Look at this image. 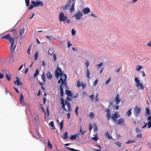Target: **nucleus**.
<instances>
[{
    "label": "nucleus",
    "mask_w": 151,
    "mask_h": 151,
    "mask_svg": "<svg viewBox=\"0 0 151 151\" xmlns=\"http://www.w3.org/2000/svg\"><path fill=\"white\" fill-rule=\"evenodd\" d=\"M55 76L56 78H58L59 76H60V79L58 81V83L59 84L61 83V85L60 86V96L61 97L63 96L64 92L63 90L62 85H66V80L67 78V75L65 74H63L60 70L59 67H57L55 72Z\"/></svg>",
    "instance_id": "1"
},
{
    "label": "nucleus",
    "mask_w": 151,
    "mask_h": 151,
    "mask_svg": "<svg viewBox=\"0 0 151 151\" xmlns=\"http://www.w3.org/2000/svg\"><path fill=\"white\" fill-rule=\"evenodd\" d=\"M1 39L7 40H9L11 43V50L10 53L11 56L10 58L11 59H13V53L14 51L16 46V45H14L13 49H12L14 43V38L13 37H11V35L10 34H8L2 37Z\"/></svg>",
    "instance_id": "2"
},
{
    "label": "nucleus",
    "mask_w": 151,
    "mask_h": 151,
    "mask_svg": "<svg viewBox=\"0 0 151 151\" xmlns=\"http://www.w3.org/2000/svg\"><path fill=\"white\" fill-rule=\"evenodd\" d=\"M66 99L67 100L65 101V104L67 105L68 111L69 112H70L71 111V109L70 104V103L69 101H71V100L70 98L68 97H67Z\"/></svg>",
    "instance_id": "3"
},
{
    "label": "nucleus",
    "mask_w": 151,
    "mask_h": 151,
    "mask_svg": "<svg viewBox=\"0 0 151 151\" xmlns=\"http://www.w3.org/2000/svg\"><path fill=\"white\" fill-rule=\"evenodd\" d=\"M59 18L60 22H65L66 21L67 19V17L64 16V14L63 12H61L60 13Z\"/></svg>",
    "instance_id": "4"
},
{
    "label": "nucleus",
    "mask_w": 151,
    "mask_h": 151,
    "mask_svg": "<svg viewBox=\"0 0 151 151\" xmlns=\"http://www.w3.org/2000/svg\"><path fill=\"white\" fill-rule=\"evenodd\" d=\"M83 16V14L80 11H78V12L75 14L74 16L76 17L75 19L76 20H79L81 19Z\"/></svg>",
    "instance_id": "5"
},
{
    "label": "nucleus",
    "mask_w": 151,
    "mask_h": 151,
    "mask_svg": "<svg viewBox=\"0 0 151 151\" xmlns=\"http://www.w3.org/2000/svg\"><path fill=\"white\" fill-rule=\"evenodd\" d=\"M141 109L139 108L137 106H136L134 109V114L136 116H137L140 113Z\"/></svg>",
    "instance_id": "6"
},
{
    "label": "nucleus",
    "mask_w": 151,
    "mask_h": 151,
    "mask_svg": "<svg viewBox=\"0 0 151 151\" xmlns=\"http://www.w3.org/2000/svg\"><path fill=\"white\" fill-rule=\"evenodd\" d=\"M72 2V0H69L68 1L67 4L65 5L62 6V8L63 9L66 10L68 9L70 6Z\"/></svg>",
    "instance_id": "7"
},
{
    "label": "nucleus",
    "mask_w": 151,
    "mask_h": 151,
    "mask_svg": "<svg viewBox=\"0 0 151 151\" xmlns=\"http://www.w3.org/2000/svg\"><path fill=\"white\" fill-rule=\"evenodd\" d=\"M61 103L62 105V108L63 109V111H67V110L65 108V103L64 102V100L62 98H61L60 99Z\"/></svg>",
    "instance_id": "8"
},
{
    "label": "nucleus",
    "mask_w": 151,
    "mask_h": 151,
    "mask_svg": "<svg viewBox=\"0 0 151 151\" xmlns=\"http://www.w3.org/2000/svg\"><path fill=\"white\" fill-rule=\"evenodd\" d=\"M119 117V114L118 112L116 111L114 114V115H112L111 116L112 119L114 121H117L116 118H118Z\"/></svg>",
    "instance_id": "9"
},
{
    "label": "nucleus",
    "mask_w": 151,
    "mask_h": 151,
    "mask_svg": "<svg viewBox=\"0 0 151 151\" xmlns=\"http://www.w3.org/2000/svg\"><path fill=\"white\" fill-rule=\"evenodd\" d=\"M124 119L123 118H121L119 119L117 124L118 125H122V126H124L125 125L124 122Z\"/></svg>",
    "instance_id": "10"
},
{
    "label": "nucleus",
    "mask_w": 151,
    "mask_h": 151,
    "mask_svg": "<svg viewBox=\"0 0 151 151\" xmlns=\"http://www.w3.org/2000/svg\"><path fill=\"white\" fill-rule=\"evenodd\" d=\"M119 95L117 93L116 95V96L115 97V101L116 102V105L119 104V103L120 101L121 100L119 98Z\"/></svg>",
    "instance_id": "11"
},
{
    "label": "nucleus",
    "mask_w": 151,
    "mask_h": 151,
    "mask_svg": "<svg viewBox=\"0 0 151 151\" xmlns=\"http://www.w3.org/2000/svg\"><path fill=\"white\" fill-rule=\"evenodd\" d=\"M106 111L107 113L106 115V118L109 120L110 119L111 117L110 115V110L109 109H106Z\"/></svg>",
    "instance_id": "12"
},
{
    "label": "nucleus",
    "mask_w": 151,
    "mask_h": 151,
    "mask_svg": "<svg viewBox=\"0 0 151 151\" xmlns=\"http://www.w3.org/2000/svg\"><path fill=\"white\" fill-rule=\"evenodd\" d=\"M17 80L14 82L15 84H17V86H19L20 85H22V83L20 81L19 78L17 77H16Z\"/></svg>",
    "instance_id": "13"
},
{
    "label": "nucleus",
    "mask_w": 151,
    "mask_h": 151,
    "mask_svg": "<svg viewBox=\"0 0 151 151\" xmlns=\"http://www.w3.org/2000/svg\"><path fill=\"white\" fill-rule=\"evenodd\" d=\"M75 2H73V4L71 5L70 8L69 9V11L71 12H73L75 10L74 5Z\"/></svg>",
    "instance_id": "14"
},
{
    "label": "nucleus",
    "mask_w": 151,
    "mask_h": 151,
    "mask_svg": "<svg viewBox=\"0 0 151 151\" xmlns=\"http://www.w3.org/2000/svg\"><path fill=\"white\" fill-rule=\"evenodd\" d=\"M90 12V9L88 7H87L84 9L83 10V13L85 14H87L88 13Z\"/></svg>",
    "instance_id": "15"
},
{
    "label": "nucleus",
    "mask_w": 151,
    "mask_h": 151,
    "mask_svg": "<svg viewBox=\"0 0 151 151\" xmlns=\"http://www.w3.org/2000/svg\"><path fill=\"white\" fill-rule=\"evenodd\" d=\"M66 94L68 96L70 97H72L73 96L72 93L71 91L68 90H66L65 91Z\"/></svg>",
    "instance_id": "16"
},
{
    "label": "nucleus",
    "mask_w": 151,
    "mask_h": 151,
    "mask_svg": "<svg viewBox=\"0 0 151 151\" xmlns=\"http://www.w3.org/2000/svg\"><path fill=\"white\" fill-rule=\"evenodd\" d=\"M25 31V28H22L19 30V35L21 37V39L22 38V34H24V32Z\"/></svg>",
    "instance_id": "17"
},
{
    "label": "nucleus",
    "mask_w": 151,
    "mask_h": 151,
    "mask_svg": "<svg viewBox=\"0 0 151 151\" xmlns=\"http://www.w3.org/2000/svg\"><path fill=\"white\" fill-rule=\"evenodd\" d=\"M33 136L37 139L41 138V135L37 132L33 134Z\"/></svg>",
    "instance_id": "18"
},
{
    "label": "nucleus",
    "mask_w": 151,
    "mask_h": 151,
    "mask_svg": "<svg viewBox=\"0 0 151 151\" xmlns=\"http://www.w3.org/2000/svg\"><path fill=\"white\" fill-rule=\"evenodd\" d=\"M136 86L137 87H139L140 89H143L144 88V86L141 83L136 84Z\"/></svg>",
    "instance_id": "19"
},
{
    "label": "nucleus",
    "mask_w": 151,
    "mask_h": 151,
    "mask_svg": "<svg viewBox=\"0 0 151 151\" xmlns=\"http://www.w3.org/2000/svg\"><path fill=\"white\" fill-rule=\"evenodd\" d=\"M50 125L51 127V129L52 130H53L55 129V127L54 124V122L53 121L50 122L49 124Z\"/></svg>",
    "instance_id": "20"
},
{
    "label": "nucleus",
    "mask_w": 151,
    "mask_h": 151,
    "mask_svg": "<svg viewBox=\"0 0 151 151\" xmlns=\"http://www.w3.org/2000/svg\"><path fill=\"white\" fill-rule=\"evenodd\" d=\"M12 32L14 36H16L17 35V29H14L10 31Z\"/></svg>",
    "instance_id": "21"
},
{
    "label": "nucleus",
    "mask_w": 151,
    "mask_h": 151,
    "mask_svg": "<svg viewBox=\"0 0 151 151\" xmlns=\"http://www.w3.org/2000/svg\"><path fill=\"white\" fill-rule=\"evenodd\" d=\"M68 132L67 131L63 134L62 136V137L64 139H67L68 138Z\"/></svg>",
    "instance_id": "22"
},
{
    "label": "nucleus",
    "mask_w": 151,
    "mask_h": 151,
    "mask_svg": "<svg viewBox=\"0 0 151 151\" xmlns=\"http://www.w3.org/2000/svg\"><path fill=\"white\" fill-rule=\"evenodd\" d=\"M24 96L22 93L20 94V101L21 103L23 104L24 102Z\"/></svg>",
    "instance_id": "23"
},
{
    "label": "nucleus",
    "mask_w": 151,
    "mask_h": 151,
    "mask_svg": "<svg viewBox=\"0 0 151 151\" xmlns=\"http://www.w3.org/2000/svg\"><path fill=\"white\" fill-rule=\"evenodd\" d=\"M6 78L7 79V80L9 81H10L12 77L11 75L10 74H7L6 75Z\"/></svg>",
    "instance_id": "24"
},
{
    "label": "nucleus",
    "mask_w": 151,
    "mask_h": 151,
    "mask_svg": "<svg viewBox=\"0 0 151 151\" xmlns=\"http://www.w3.org/2000/svg\"><path fill=\"white\" fill-rule=\"evenodd\" d=\"M105 135L109 139H112V138L111 136L110 135L108 131H107L106 132L105 134Z\"/></svg>",
    "instance_id": "25"
},
{
    "label": "nucleus",
    "mask_w": 151,
    "mask_h": 151,
    "mask_svg": "<svg viewBox=\"0 0 151 151\" xmlns=\"http://www.w3.org/2000/svg\"><path fill=\"white\" fill-rule=\"evenodd\" d=\"M47 77L49 79H51L52 78V76L50 73L48 71L47 73Z\"/></svg>",
    "instance_id": "26"
},
{
    "label": "nucleus",
    "mask_w": 151,
    "mask_h": 151,
    "mask_svg": "<svg viewBox=\"0 0 151 151\" xmlns=\"http://www.w3.org/2000/svg\"><path fill=\"white\" fill-rule=\"evenodd\" d=\"M79 134H76V135H72L70 138L71 140H74L75 139L77 136V137H79Z\"/></svg>",
    "instance_id": "27"
},
{
    "label": "nucleus",
    "mask_w": 151,
    "mask_h": 151,
    "mask_svg": "<svg viewBox=\"0 0 151 151\" xmlns=\"http://www.w3.org/2000/svg\"><path fill=\"white\" fill-rule=\"evenodd\" d=\"M90 72L89 71V69L88 68H87L86 70V77L88 78H90Z\"/></svg>",
    "instance_id": "28"
},
{
    "label": "nucleus",
    "mask_w": 151,
    "mask_h": 151,
    "mask_svg": "<svg viewBox=\"0 0 151 151\" xmlns=\"http://www.w3.org/2000/svg\"><path fill=\"white\" fill-rule=\"evenodd\" d=\"M52 147V145L50 143V141L49 140H47V147L50 148L51 149Z\"/></svg>",
    "instance_id": "29"
},
{
    "label": "nucleus",
    "mask_w": 151,
    "mask_h": 151,
    "mask_svg": "<svg viewBox=\"0 0 151 151\" xmlns=\"http://www.w3.org/2000/svg\"><path fill=\"white\" fill-rule=\"evenodd\" d=\"M132 109H130L128 110L126 113V114L128 116H130L132 114Z\"/></svg>",
    "instance_id": "30"
},
{
    "label": "nucleus",
    "mask_w": 151,
    "mask_h": 151,
    "mask_svg": "<svg viewBox=\"0 0 151 151\" xmlns=\"http://www.w3.org/2000/svg\"><path fill=\"white\" fill-rule=\"evenodd\" d=\"M42 78V81L43 82L45 81V73H43L41 76Z\"/></svg>",
    "instance_id": "31"
},
{
    "label": "nucleus",
    "mask_w": 151,
    "mask_h": 151,
    "mask_svg": "<svg viewBox=\"0 0 151 151\" xmlns=\"http://www.w3.org/2000/svg\"><path fill=\"white\" fill-rule=\"evenodd\" d=\"M63 120H62L60 123L59 125L60 126V130H62L63 127Z\"/></svg>",
    "instance_id": "32"
},
{
    "label": "nucleus",
    "mask_w": 151,
    "mask_h": 151,
    "mask_svg": "<svg viewBox=\"0 0 151 151\" xmlns=\"http://www.w3.org/2000/svg\"><path fill=\"white\" fill-rule=\"evenodd\" d=\"M37 5V6H39V5L41 6H42L43 5V3L41 1H37V2L36 3Z\"/></svg>",
    "instance_id": "33"
},
{
    "label": "nucleus",
    "mask_w": 151,
    "mask_h": 151,
    "mask_svg": "<svg viewBox=\"0 0 151 151\" xmlns=\"http://www.w3.org/2000/svg\"><path fill=\"white\" fill-rule=\"evenodd\" d=\"M31 3L33 5L34 7H36L37 6V5L36 4L37 2H36L34 1H31Z\"/></svg>",
    "instance_id": "34"
},
{
    "label": "nucleus",
    "mask_w": 151,
    "mask_h": 151,
    "mask_svg": "<svg viewBox=\"0 0 151 151\" xmlns=\"http://www.w3.org/2000/svg\"><path fill=\"white\" fill-rule=\"evenodd\" d=\"M39 73V71L38 69H37L36 70L35 73L34 75V77H36V76H37Z\"/></svg>",
    "instance_id": "35"
},
{
    "label": "nucleus",
    "mask_w": 151,
    "mask_h": 151,
    "mask_svg": "<svg viewBox=\"0 0 151 151\" xmlns=\"http://www.w3.org/2000/svg\"><path fill=\"white\" fill-rule=\"evenodd\" d=\"M48 53L49 54L52 55L53 53V50L52 49H50L48 50Z\"/></svg>",
    "instance_id": "36"
},
{
    "label": "nucleus",
    "mask_w": 151,
    "mask_h": 151,
    "mask_svg": "<svg viewBox=\"0 0 151 151\" xmlns=\"http://www.w3.org/2000/svg\"><path fill=\"white\" fill-rule=\"evenodd\" d=\"M65 148L66 149H67L68 150H70L71 151H76L75 149L73 148H71L69 147H66Z\"/></svg>",
    "instance_id": "37"
},
{
    "label": "nucleus",
    "mask_w": 151,
    "mask_h": 151,
    "mask_svg": "<svg viewBox=\"0 0 151 151\" xmlns=\"http://www.w3.org/2000/svg\"><path fill=\"white\" fill-rule=\"evenodd\" d=\"M35 60H36L38 58V52H35Z\"/></svg>",
    "instance_id": "38"
},
{
    "label": "nucleus",
    "mask_w": 151,
    "mask_h": 151,
    "mask_svg": "<svg viewBox=\"0 0 151 151\" xmlns=\"http://www.w3.org/2000/svg\"><path fill=\"white\" fill-rule=\"evenodd\" d=\"M135 142V140H129L127 142H126V144H130V143H133Z\"/></svg>",
    "instance_id": "39"
},
{
    "label": "nucleus",
    "mask_w": 151,
    "mask_h": 151,
    "mask_svg": "<svg viewBox=\"0 0 151 151\" xmlns=\"http://www.w3.org/2000/svg\"><path fill=\"white\" fill-rule=\"evenodd\" d=\"M78 106H77L76 107L75 110V112L77 115H78Z\"/></svg>",
    "instance_id": "40"
},
{
    "label": "nucleus",
    "mask_w": 151,
    "mask_h": 151,
    "mask_svg": "<svg viewBox=\"0 0 151 151\" xmlns=\"http://www.w3.org/2000/svg\"><path fill=\"white\" fill-rule=\"evenodd\" d=\"M89 116L91 118L93 119L94 116V115L93 113L91 112L90 113Z\"/></svg>",
    "instance_id": "41"
},
{
    "label": "nucleus",
    "mask_w": 151,
    "mask_h": 151,
    "mask_svg": "<svg viewBox=\"0 0 151 151\" xmlns=\"http://www.w3.org/2000/svg\"><path fill=\"white\" fill-rule=\"evenodd\" d=\"M115 144L117 145L119 147H121L122 145V143L119 142H117L115 143Z\"/></svg>",
    "instance_id": "42"
},
{
    "label": "nucleus",
    "mask_w": 151,
    "mask_h": 151,
    "mask_svg": "<svg viewBox=\"0 0 151 151\" xmlns=\"http://www.w3.org/2000/svg\"><path fill=\"white\" fill-rule=\"evenodd\" d=\"M81 83L79 80H78L77 82V86L78 87H79L81 86Z\"/></svg>",
    "instance_id": "43"
},
{
    "label": "nucleus",
    "mask_w": 151,
    "mask_h": 151,
    "mask_svg": "<svg viewBox=\"0 0 151 151\" xmlns=\"http://www.w3.org/2000/svg\"><path fill=\"white\" fill-rule=\"evenodd\" d=\"M142 68V66H137V67L136 70L137 71H139Z\"/></svg>",
    "instance_id": "44"
},
{
    "label": "nucleus",
    "mask_w": 151,
    "mask_h": 151,
    "mask_svg": "<svg viewBox=\"0 0 151 151\" xmlns=\"http://www.w3.org/2000/svg\"><path fill=\"white\" fill-rule=\"evenodd\" d=\"M31 45H30V47H29L27 50V53L29 55H30V51L31 49Z\"/></svg>",
    "instance_id": "45"
},
{
    "label": "nucleus",
    "mask_w": 151,
    "mask_h": 151,
    "mask_svg": "<svg viewBox=\"0 0 151 151\" xmlns=\"http://www.w3.org/2000/svg\"><path fill=\"white\" fill-rule=\"evenodd\" d=\"M103 64V63H101L97 65V67H98V68H99L102 66Z\"/></svg>",
    "instance_id": "46"
},
{
    "label": "nucleus",
    "mask_w": 151,
    "mask_h": 151,
    "mask_svg": "<svg viewBox=\"0 0 151 151\" xmlns=\"http://www.w3.org/2000/svg\"><path fill=\"white\" fill-rule=\"evenodd\" d=\"M98 79H96V80L93 82V86H96L97 84V83H98Z\"/></svg>",
    "instance_id": "47"
},
{
    "label": "nucleus",
    "mask_w": 151,
    "mask_h": 151,
    "mask_svg": "<svg viewBox=\"0 0 151 151\" xmlns=\"http://www.w3.org/2000/svg\"><path fill=\"white\" fill-rule=\"evenodd\" d=\"M134 81L137 83V84H138L139 83V81L138 80V78L137 77H136L134 79Z\"/></svg>",
    "instance_id": "48"
},
{
    "label": "nucleus",
    "mask_w": 151,
    "mask_h": 151,
    "mask_svg": "<svg viewBox=\"0 0 151 151\" xmlns=\"http://www.w3.org/2000/svg\"><path fill=\"white\" fill-rule=\"evenodd\" d=\"M146 112L148 115H149L150 114V111L148 108L146 109Z\"/></svg>",
    "instance_id": "49"
},
{
    "label": "nucleus",
    "mask_w": 151,
    "mask_h": 151,
    "mask_svg": "<svg viewBox=\"0 0 151 151\" xmlns=\"http://www.w3.org/2000/svg\"><path fill=\"white\" fill-rule=\"evenodd\" d=\"M89 63L88 62V60H86V62L85 63V65L87 68H88V67L89 66Z\"/></svg>",
    "instance_id": "50"
},
{
    "label": "nucleus",
    "mask_w": 151,
    "mask_h": 151,
    "mask_svg": "<svg viewBox=\"0 0 151 151\" xmlns=\"http://www.w3.org/2000/svg\"><path fill=\"white\" fill-rule=\"evenodd\" d=\"M25 1L26 5L29 6V0H25Z\"/></svg>",
    "instance_id": "51"
},
{
    "label": "nucleus",
    "mask_w": 151,
    "mask_h": 151,
    "mask_svg": "<svg viewBox=\"0 0 151 151\" xmlns=\"http://www.w3.org/2000/svg\"><path fill=\"white\" fill-rule=\"evenodd\" d=\"M53 60L54 61H56L57 55L55 54H54L53 55Z\"/></svg>",
    "instance_id": "52"
},
{
    "label": "nucleus",
    "mask_w": 151,
    "mask_h": 151,
    "mask_svg": "<svg viewBox=\"0 0 151 151\" xmlns=\"http://www.w3.org/2000/svg\"><path fill=\"white\" fill-rule=\"evenodd\" d=\"M89 97L91 100L93 101L94 99L93 94L91 95Z\"/></svg>",
    "instance_id": "53"
},
{
    "label": "nucleus",
    "mask_w": 151,
    "mask_h": 151,
    "mask_svg": "<svg viewBox=\"0 0 151 151\" xmlns=\"http://www.w3.org/2000/svg\"><path fill=\"white\" fill-rule=\"evenodd\" d=\"M92 139L95 141H96L99 139L97 137H92Z\"/></svg>",
    "instance_id": "54"
},
{
    "label": "nucleus",
    "mask_w": 151,
    "mask_h": 151,
    "mask_svg": "<svg viewBox=\"0 0 151 151\" xmlns=\"http://www.w3.org/2000/svg\"><path fill=\"white\" fill-rule=\"evenodd\" d=\"M142 136V134L141 133H140L139 134H138L137 135L136 137L137 138H141Z\"/></svg>",
    "instance_id": "55"
},
{
    "label": "nucleus",
    "mask_w": 151,
    "mask_h": 151,
    "mask_svg": "<svg viewBox=\"0 0 151 151\" xmlns=\"http://www.w3.org/2000/svg\"><path fill=\"white\" fill-rule=\"evenodd\" d=\"M76 32V31L74 29H72L71 30V33L73 35H75Z\"/></svg>",
    "instance_id": "56"
},
{
    "label": "nucleus",
    "mask_w": 151,
    "mask_h": 151,
    "mask_svg": "<svg viewBox=\"0 0 151 151\" xmlns=\"http://www.w3.org/2000/svg\"><path fill=\"white\" fill-rule=\"evenodd\" d=\"M136 132L137 133H139L141 132V131L139 129H138V128H136Z\"/></svg>",
    "instance_id": "57"
},
{
    "label": "nucleus",
    "mask_w": 151,
    "mask_h": 151,
    "mask_svg": "<svg viewBox=\"0 0 151 151\" xmlns=\"http://www.w3.org/2000/svg\"><path fill=\"white\" fill-rule=\"evenodd\" d=\"M111 80V77H109L108 79L106 81V84L107 85L109 83V82Z\"/></svg>",
    "instance_id": "58"
},
{
    "label": "nucleus",
    "mask_w": 151,
    "mask_h": 151,
    "mask_svg": "<svg viewBox=\"0 0 151 151\" xmlns=\"http://www.w3.org/2000/svg\"><path fill=\"white\" fill-rule=\"evenodd\" d=\"M142 74V76L143 77H144L145 76V72L144 71H140V72Z\"/></svg>",
    "instance_id": "59"
},
{
    "label": "nucleus",
    "mask_w": 151,
    "mask_h": 151,
    "mask_svg": "<svg viewBox=\"0 0 151 151\" xmlns=\"http://www.w3.org/2000/svg\"><path fill=\"white\" fill-rule=\"evenodd\" d=\"M148 128L151 127V122H148Z\"/></svg>",
    "instance_id": "60"
},
{
    "label": "nucleus",
    "mask_w": 151,
    "mask_h": 151,
    "mask_svg": "<svg viewBox=\"0 0 151 151\" xmlns=\"http://www.w3.org/2000/svg\"><path fill=\"white\" fill-rule=\"evenodd\" d=\"M34 7V6H33V5L32 4L30 5V6L29 8V10H30L31 9H32Z\"/></svg>",
    "instance_id": "61"
},
{
    "label": "nucleus",
    "mask_w": 151,
    "mask_h": 151,
    "mask_svg": "<svg viewBox=\"0 0 151 151\" xmlns=\"http://www.w3.org/2000/svg\"><path fill=\"white\" fill-rule=\"evenodd\" d=\"M13 88L17 93H19V91L17 88L15 87H13Z\"/></svg>",
    "instance_id": "62"
},
{
    "label": "nucleus",
    "mask_w": 151,
    "mask_h": 151,
    "mask_svg": "<svg viewBox=\"0 0 151 151\" xmlns=\"http://www.w3.org/2000/svg\"><path fill=\"white\" fill-rule=\"evenodd\" d=\"M147 120L149 122H151V115L148 116Z\"/></svg>",
    "instance_id": "63"
},
{
    "label": "nucleus",
    "mask_w": 151,
    "mask_h": 151,
    "mask_svg": "<svg viewBox=\"0 0 151 151\" xmlns=\"http://www.w3.org/2000/svg\"><path fill=\"white\" fill-rule=\"evenodd\" d=\"M147 45L149 47H151V40L147 44Z\"/></svg>",
    "instance_id": "64"
}]
</instances>
